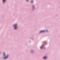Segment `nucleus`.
I'll list each match as a JSON object with an SVG mask.
<instances>
[{
	"label": "nucleus",
	"mask_w": 60,
	"mask_h": 60,
	"mask_svg": "<svg viewBox=\"0 0 60 60\" xmlns=\"http://www.w3.org/2000/svg\"><path fill=\"white\" fill-rule=\"evenodd\" d=\"M46 58H47V57H45L43 58V59H46Z\"/></svg>",
	"instance_id": "20e7f679"
},
{
	"label": "nucleus",
	"mask_w": 60,
	"mask_h": 60,
	"mask_svg": "<svg viewBox=\"0 0 60 60\" xmlns=\"http://www.w3.org/2000/svg\"><path fill=\"white\" fill-rule=\"evenodd\" d=\"M27 1V2L28 1H27V0H26Z\"/></svg>",
	"instance_id": "1a4fd4ad"
},
{
	"label": "nucleus",
	"mask_w": 60,
	"mask_h": 60,
	"mask_svg": "<svg viewBox=\"0 0 60 60\" xmlns=\"http://www.w3.org/2000/svg\"><path fill=\"white\" fill-rule=\"evenodd\" d=\"M8 57V56H7L6 57H4V59H6V58H7Z\"/></svg>",
	"instance_id": "7ed1b4c3"
},
{
	"label": "nucleus",
	"mask_w": 60,
	"mask_h": 60,
	"mask_svg": "<svg viewBox=\"0 0 60 60\" xmlns=\"http://www.w3.org/2000/svg\"><path fill=\"white\" fill-rule=\"evenodd\" d=\"M5 0H3V2L4 3V2H5Z\"/></svg>",
	"instance_id": "39448f33"
},
{
	"label": "nucleus",
	"mask_w": 60,
	"mask_h": 60,
	"mask_svg": "<svg viewBox=\"0 0 60 60\" xmlns=\"http://www.w3.org/2000/svg\"><path fill=\"white\" fill-rule=\"evenodd\" d=\"M4 56H5V53H4Z\"/></svg>",
	"instance_id": "0eeeda50"
},
{
	"label": "nucleus",
	"mask_w": 60,
	"mask_h": 60,
	"mask_svg": "<svg viewBox=\"0 0 60 60\" xmlns=\"http://www.w3.org/2000/svg\"><path fill=\"white\" fill-rule=\"evenodd\" d=\"M45 32V31L43 30V31H41L40 32V33H42V32Z\"/></svg>",
	"instance_id": "f03ea898"
},
{
	"label": "nucleus",
	"mask_w": 60,
	"mask_h": 60,
	"mask_svg": "<svg viewBox=\"0 0 60 60\" xmlns=\"http://www.w3.org/2000/svg\"><path fill=\"white\" fill-rule=\"evenodd\" d=\"M17 24H16L14 25V26L15 27V29H17Z\"/></svg>",
	"instance_id": "f257e3e1"
},
{
	"label": "nucleus",
	"mask_w": 60,
	"mask_h": 60,
	"mask_svg": "<svg viewBox=\"0 0 60 60\" xmlns=\"http://www.w3.org/2000/svg\"><path fill=\"white\" fill-rule=\"evenodd\" d=\"M41 49H42V48H41Z\"/></svg>",
	"instance_id": "6e6552de"
},
{
	"label": "nucleus",
	"mask_w": 60,
	"mask_h": 60,
	"mask_svg": "<svg viewBox=\"0 0 60 60\" xmlns=\"http://www.w3.org/2000/svg\"><path fill=\"white\" fill-rule=\"evenodd\" d=\"M33 1H32L31 2V3H33Z\"/></svg>",
	"instance_id": "423d86ee"
}]
</instances>
